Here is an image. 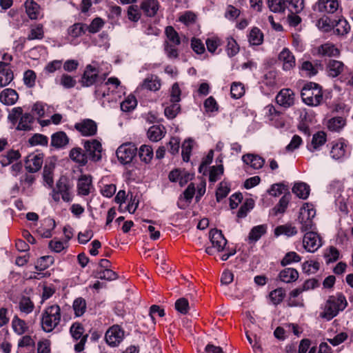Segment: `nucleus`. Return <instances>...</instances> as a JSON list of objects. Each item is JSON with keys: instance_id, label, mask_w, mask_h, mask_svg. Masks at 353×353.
Listing matches in <instances>:
<instances>
[{"instance_id": "nucleus-27", "label": "nucleus", "mask_w": 353, "mask_h": 353, "mask_svg": "<svg viewBox=\"0 0 353 353\" xmlns=\"http://www.w3.org/2000/svg\"><path fill=\"white\" fill-rule=\"evenodd\" d=\"M268 226L265 224L253 227L248 236L249 243H255L267 232Z\"/></svg>"}, {"instance_id": "nucleus-53", "label": "nucleus", "mask_w": 353, "mask_h": 353, "mask_svg": "<svg viewBox=\"0 0 353 353\" xmlns=\"http://www.w3.org/2000/svg\"><path fill=\"white\" fill-rule=\"evenodd\" d=\"M73 309L77 316H82L85 312L86 303L83 298H77L73 303Z\"/></svg>"}, {"instance_id": "nucleus-28", "label": "nucleus", "mask_w": 353, "mask_h": 353, "mask_svg": "<svg viewBox=\"0 0 353 353\" xmlns=\"http://www.w3.org/2000/svg\"><path fill=\"white\" fill-rule=\"evenodd\" d=\"M109 84H112L114 85L115 88H117L120 84V81L117 78L110 77L104 84L101 83L100 85L97 87L94 92L97 98H104L106 95L108 94V93L106 92L105 90L107 85Z\"/></svg>"}, {"instance_id": "nucleus-36", "label": "nucleus", "mask_w": 353, "mask_h": 353, "mask_svg": "<svg viewBox=\"0 0 353 353\" xmlns=\"http://www.w3.org/2000/svg\"><path fill=\"white\" fill-rule=\"evenodd\" d=\"M319 67L321 68V63L313 64L309 61H305L301 64V69L305 76L312 77L318 73Z\"/></svg>"}, {"instance_id": "nucleus-24", "label": "nucleus", "mask_w": 353, "mask_h": 353, "mask_svg": "<svg viewBox=\"0 0 353 353\" xmlns=\"http://www.w3.org/2000/svg\"><path fill=\"white\" fill-rule=\"evenodd\" d=\"M165 133L166 130L163 125H154L148 129L147 135L150 141L157 142L164 137Z\"/></svg>"}, {"instance_id": "nucleus-49", "label": "nucleus", "mask_w": 353, "mask_h": 353, "mask_svg": "<svg viewBox=\"0 0 353 353\" xmlns=\"http://www.w3.org/2000/svg\"><path fill=\"white\" fill-rule=\"evenodd\" d=\"M137 101L136 98L132 95H129L126 99L121 102V109L123 112H130L135 108Z\"/></svg>"}, {"instance_id": "nucleus-39", "label": "nucleus", "mask_w": 353, "mask_h": 353, "mask_svg": "<svg viewBox=\"0 0 353 353\" xmlns=\"http://www.w3.org/2000/svg\"><path fill=\"white\" fill-rule=\"evenodd\" d=\"M94 276L96 279L107 281H113L117 279V274L110 269L97 270L94 272Z\"/></svg>"}, {"instance_id": "nucleus-52", "label": "nucleus", "mask_w": 353, "mask_h": 353, "mask_svg": "<svg viewBox=\"0 0 353 353\" xmlns=\"http://www.w3.org/2000/svg\"><path fill=\"white\" fill-rule=\"evenodd\" d=\"M285 296V292L281 288H277L270 293V299L274 305L281 303Z\"/></svg>"}, {"instance_id": "nucleus-23", "label": "nucleus", "mask_w": 353, "mask_h": 353, "mask_svg": "<svg viewBox=\"0 0 353 353\" xmlns=\"http://www.w3.org/2000/svg\"><path fill=\"white\" fill-rule=\"evenodd\" d=\"M18 98V93L11 88L4 89L0 94V101L6 105H14L17 101Z\"/></svg>"}, {"instance_id": "nucleus-1", "label": "nucleus", "mask_w": 353, "mask_h": 353, "mask_svg": "<svg viewBox=\"0 0 353 353\" xmlns=\"http://www.w3.org/2000/svg\"><path fill=\"white\" fill-rule=\"evenodd\" d=\"M347 306V301L345 296L341 292L336 293L335 295L328 297L320 316L327 321H330L340 312L343 311Z\"/></svg>"}, {"instance_id": "nucleus-26", "label": "nucleus", "mask_w": 353, "mask_h": 353, "mask_svg": "<svg viewBox=\"0 0 353 353\" xmlns=\"http://www.w3.org/2000/svg\"><path fill=\"white\" fill-rule=\"evenodd\" d=\"M159 8L157 0H144L141 4V8L148 17H154Z\"/></svg>"}, {"instance_id": "nucleus-37", "label": "nucleus", "mask_w": 353, "mask_h": 353, "mask_svg": "<svg viewBox=\"0 0 353 353\" xmlns=\"http://www.w3.org/2000/svg\"><path fill=\"white\" fill-rule=\"evenodd\" d=\"M139 156L141 161L150 163L154 157L152 148L148 145H142L139 150Z\"/></svg>"}, {"instance_id": "nucleus-60", "label": "nucleus", "mask_w": 353, "mask_h": 353, "mask_svg": "<svg viewBox=\"0 0 353 353\" xmlns=\"http://www.w3.org/2000/svg\"><path fill=\"white\" fill-rule=\"evenodd\" d=\"M223 173V165L212 166L210 171L209 180L210 182H216Z\"/></svg>"}, {"instance_id": "nucleus-33", "label": "nucleus", "mask_w": 353, "mask_h": 353, "mask_svg": "<svg viewBox=\"0 0 353 353\" xmlns=\"http://www.w3.org/2000/svg\"><path fill=\"white\" fill-rule=\"evenodd\" d=\"M26 12L31 19H37L40 15V6L33 0H26L25 3Z\"/></svg>"}, {"instance_id": "nucleus-8", "label": "nucleus", "mask_w": 353, "mask_h": 353, "mask_svg": "<svg viewBox=\"0 0 353 353\" xmlns=\"http://www.w3.org/2000/svg\"><path fill=\"white\" fill-rule=\"evenodd\" d=\"M124 330L118 325L110 327L105 332V340L111 347L118 346L124 338Z\"/></svg>"}, {"instance_id": "nucleus-32", "label": "nucleus", "mask_w": 353, "mask_h": 353, "mask_svg": "<svg viewBox=\"0 0 353 353\" xmlns=\"http://www.w3.org/2000/svg\"><path fill=\"white\" fill-rule=\"evenodd\" d=\"M310 186L304 182L296 183L292 188V192L302 199H306L310 194Z\"/></svg>"}, {"instance_id": "nucleus-18", "label": "nucleus", "mask_w": 353, "mask_h": 353, "mask_svg": "<svg viewBox=\"0 0 353 353\" xmlns=\"http://www.w3.org/2000/svg\"><path fill=\"white\" fill-rule=\"evenodd\" d=\"M43 158L41 154H30L25 161L26 169L31 173L38 171L42 165Z\"/></svg>"}, {"instance_id": "nucleus-47", "label": "nucleus", "mask_w": 353, "mask_h": 353, "mask_svg": "<svg viewBox=\"0 0 353 353\" xmlns=\"http://www.w3.org/2000/svg\"><path fill=\"white\" fill-rule=\"evenodd\" d=\"M345 145L343 143H337L334 144L331 150V157L334 159H340L345 156Z\"/></svg>"}, {"instance_id": "nucleus-30", "label": "nucleus", "mask_w": 353, "mask_h": 353, "mask_svg": "<svg viewBox=\"0 0 353 353\" xmlns=\"http://www.w3.org/2000/svg\"><path fill=\"white\" fill-rule=\"evenodd\" d=\"M326 140L325 132L320 131L315 133L312 137L311 145L307 147L308 150L311 152L319 150L325 143Z\"/></svg>"}, {"instance_id": "nucleus-48", "label": "nucleus", "mask_w": 353, "mask_h": 353, "mask_svg": "<svg viewBox=\"0 0 353 353\" xmlns=\"http://www.w3.org/2000/svg\"><path fill=\"white\" fill-rule=\"evenodd\" d=\"M287 8L292 13H299L304 8V0H287Z\"/></svg>"}, {"instance_id": "nucleus-54", "label": "nucleus", "mask_w": 353, "mask_h": 353, "mask_svg": "<svg viewBox=\"0 0 353 353\" xmlns=\"http://www.w3.org/2000/svg\"><path fill=\"white\" fill-rule=\"evenodd\" d=\"M19 309L21 312L30 314L34 309V304L29 297L23 296L19 301Z\"/></svg>"}, {"instance_id": "nucleus-42", "label": "nucleus", "mask_w": 353, "mask_h": 353, "mask_svg": "<svg viewBox=\"0 0 353 353\" xmlns=\"http://www.w3.org/2000/svg\"><path fill=\"white\" fill-rule=\"evenodd\" d=\"M268 5L273 12H283L287 8L285 0H268Z\"/></svg>"}, {"instance_id": "nucleus-40", "label": "nucleus", "mask_w": 353, "mask_h": 353, "mask_svg": "<svg viewBox=\"0 0 353 353\" xmlns=\"http://www.w3.org/2000/svg\"><path fill=\"white\" fill-rule=\"evenodd\" d=\"M34 118L30 113L22 114L18 123L17 129L19 130H30L33 123Z\"/></svg>"}, {"instance_id": "nucleus-59", "label": "nucleus", "mask_w": 353, "mask_h": 353, "mask_svg": "<svg viewBox=\"0 0 353 353\" xmlns=\"http://www.w3.org/2000/svg\"><path fill=\"white\" fill-rule=\"evenodd\" d=\"M165 34L169 39L174 45H179L181 43V40L177 32L174 29L172 26H168L165 28Z\"/></svg>"}, {"instance_id": "nucleus-38", "label": "nucleus", "mask_w": 353, "mask_h": 353, "mask_svg": "<svg viewBox=\"0 0 353 353\" xmlns=\"http://www.w3.org/2000/svg\"><path fill=\"white\" fill-rule=\"evenodd\" d=\"M345 125V120L341 117L330 119L327 121V128L332 132H339Z\"/></svg>"}, {"instance_id": "nucleus-46", "label": "nucleus", "mask_w": 353, "mask_h": 353, "mask_svg": "<svg viewBox=\"0 0 353 353\" xmlns=\"http://www.w3.org/2000/svg\"><path fill=\"white\" fill-rule=\"evenodd\" d=\"M86 30L85 24L81 23H77L72 26H70L68 29V34L71 37L76 38L81 36L85 33Z\"/></svg>"}, {"instance_id": "nucleus-15", "label": "nucleus", "mask_w": 353, "mask_h": 353, "mask_svg": "<svg viewBox=\"0 0 353 353\" xmlns=\"http://www.w3.org/2000/svg\"><path fill=\"white\" fill-rule=\"evenodd\" d=\"M194 194L195 186L194 183H191L185 190L183 194L179 196L177 201V206L182 210L187 208L191 203Z\"/></svg>"}, {"instance_id": "nucleus-7", "label": "nucleus", "mask_w": 353, "mask_h": 353, "mask_svg": "<svg viewBox=\"0 0 353 353\" xmlns=\"http://www.w3.org/2000/svg\"><path fill=\"white\" fill-rule=\"evenodd\" d=\"M83 148L87 159L92 161L97 162L101 159L102 145L97 139L87 140L83 142Z\"/></svg>"}, {"instance_id": "nucleus-4", "label": "nucleus", "mask_w": 353, "mask_h": 353, "mask_svg": "<svg viewBox=\"0 0 353 353\" xmlns=\"http://www.w3.org/2000/svg\"><path fill=\"white\" fill-rule=\"evenodd\" d=\"M72 185L70 183L68 179L65 176H61L57 181L55 188H52L50 195L54 201L58 203L60 198L65 202H70L72 200Z\"/></svg>"}, {"instance_id": "nucleus-63", "label": "nucleus", "mask_w": 353, "mask_h": 353, "mask_svg": "<svg viewBox=\"0 0 353 353\" xmlns=\"http://www.w3.org/2000/svg\"><path fill=\"white\" fill-rule=\"evenodd\" d=\"M43 178L45 183L50 188H52L53 180V169L51 167L45 166L43 171Z\"/></svg>"}, {"instance_id": "nucleus-14", "label": "nucleus", "mask_w": 353, "mask_h": 353, "mask_svg": "<svg viewBox=\"0 0 353 353\" xmlns=\"http://www.w3.org/2000/svg\"><path fill=\"white\" fill-rule=\"evenodd\" d=\"M325 68L328 77L335 78L344 72L346 66L341 61L330 59L327 63Z\"/></svg>"}, {"instance_id": "nucleus-35", "label": "nucleus", "mask_w": 353, "mask_h": 353, "mask_svg": "<svg viewBox=\"0 0 353 353\" xmlns=\"http://www.w3.org/2000/svg\"><path fill=\"white\" fill-rule=\"evenodd\" d=\"M70 157L81 165H85L88 163L85 152H83L81 148H72L70 152Z\"/></svg>"}, {"instance_id": "nucleus-43", "label": "nucleus", "mask_w": 353, "mask_h": 353, "mask_svg": "<svg viewBox=\"0 0 353 353\" xmlns=\"http://www.w3.org/2000/svg\"><path fill=\"white\" fill-rule=\"evenodd\" d=\"M12 326L15 333L21 335L25 333L28 329L26 322L20 319L18 316H14L12 321Z\"/></svg>"}, {"instance_id": "nucleus-34", "label": "nucleus", "mask_w": 353, "mask_h": 353, "mask_svg": "<svg viewBox=\"0 0 353 353\" xmlns=\"http://www.w3.org/2000/svg\"><path fill=\"white\" fill-rule=\"evenodd\" d=\"M68 142L69 138L64 132H57L52 135L51 145L55 148H59L64 147Z\"/></svg>"}, {"instance_id": "nucleus-3", "label": "nucleus", "mask_w": 353, "mask_h": 353, "mask_svg": "<svg viewBox=\"0 0 353 353\" xmlns=\"http://www.w3.org/2000/svg\"><path fill=\"white\" fill-rule=\"evenodd\" d=\"M301 95L303 101L310 106H317L323 100L321 86L313 82L307 83L303 86Z\"/></svg>"}, {"instance_id": "nucleus-31", "label": "nucleus", "mask_w": 353, "mask_h": 353, "mask_svg": "<svg viewBox=\"0 0 353 353\" xmlns=\"http://www.w3.org/2000/svg\"><path fill=\"white\" fill-rule=\"evenodd\" d=\"M279 278L281 281L286 283L294 282L299 278V272L294 268H285L280 272Z\"/></svg>"}, {"instance_id": "nucleus-41", "label": "nucleus", "mask_w": 353, "mask_h": 353, "mask_svg": "<svg viewBox=\"0 0 353 353\" xmlns=\"http://www.w3.org/2000/svg\"><path fill=\"white\" fill-rule=\"evenodd\" d=\"M248 41L251 45L259 46L263 41V34L257 28H253L248 36Z\"/></svg>"}, {"instance_id": "nucleus-29", "label": "nucleus", "mask_w": 353, "mask_h": 353, "mask_svg": "<svg viewBox=\"0 0 353 353\" xmlns=\"http://www.w3.org/2000/svg\"><path fill=\"white\" fill-rule=\"evenodd\" d=\"M92 186V179L90 176H81L77 183V189L79 194L88 195Z\"/></svg>"}, {"instance_id": "nucleus-17", "label": "nucleus", "mask_w": 353, "mask_h": 353, "mask_svg": "<svg viewBox=\"0 0 353 353\" xmlns=\"http://www.w3.org/2000/svg\"><path fill=\"white\" fill-rule=\"evenodd\" d=\"M316 53L321 57H337L341 51L334 43L327 42L316 48Z\"/></svg>"}, {"instance_id": "nucleus-5", "label": "nucleus", "mask_w": 353, "mask_h": 353, "mask_svg": "<svg viewBox=\"0 0 353 353\" xmlns=\"http://www.w3.org/2000/svg\"><path fill=\"white\" fill-rule=\"evenodd\" d=\"M316 215V210L311 204L305 203L300 209L299 221L302 232L312 231L314 228L313 219Z\"/></svg>"}, {"instance_id": "nucleus-44", "label": "nucleus", "mask_w": 353, "mask_h": 353, "mask_svg": "<svg viewBox=\"0 0 353 353\" xmlns=\"http://www.w3.org/2000/svg\"><path fill=\"white\" fill-rule=\"evenodd\" d=\"M44 37L43 26L42 24H37L32 26L30 34L28 36V40L42 39Z\"/></svg>"}, {"instance_id": "nucleus-12", "label": "nucleus", "mask_w": 353, "mask_h": 353, "mask_svg": "<svg viewBox=\"0 0 353 353\" xmlns=\"http://www.w3.org/2000/svg\"><path fill=\"white\" fill-rule=\"evenodd\" d=\"M303 245L307 252H314L322 244L318 234L314 231H309L303 236Z\"/></svg>"}, {"instance_id": "nucleus-62", "label": "nucleus", "mask_w": 353, "mask_h": 353, "mask_svg": "<svg viewBox=\"0 0 353 353\" xmlns=\"http://www.w3.org/2000/svg\"><path fill=\"white\" fill-rule=\"evenodd\" d=\"M239 50L236 41L233 38H228L227 42L226 51L229 57H232L236 55Z\"/></svg>"}, {"instance_id": "nucleus-11", "label": "nucleus", "mask_w": 353, "mask_h": 353, "mask_svg": "<svg viewBox=\"0 0 353 353\" xmlns=\"http://www.w3.org/2000/svg\"><path fill=\"white\" fill-rule=\"evenodd\" d=\"M74 128L84 137L94 136L97 132V123L90 119H85L76 123Z\"/></svg>"}, {"instance_id": "nucleus-64", "label": "nucleus", "mask_w": 353, "mask_h": 353, "mask_svg": "<svg viewBox=\"0 0 353 353\" xmlns=\"http://www.w3.org/2000/svg\"><path fill=\"white\" fill-rule=\"evenodd\" d=\"M36 74L33 70H28L24 72V84L28 88H32L35 85Z\"/></svg>"}, {"instance_id": "nucleus-20", "label": "nucleus", "mask_w": 353, "mask_h": 353, "mask_svg": "<svg viewBox=\"0 0 353 353\" xmlns=\"http://www.w3.org/2000/svg\"><path fill=\"white\" fill-rule=\"evenodd\" d=\"M161 80L154 74L148 75L140 84L139 88L152 92L158 91L161 88Z\"/></svg>"}, {"instance_id": "nucleus-50", "label": "nucleus", "mask_w": 353, "mask_h": 353, "mask_svg": "<svg viewBox=\"0 0 353 353\" xmlns=\"http://www.w3.org/2000/svg\"><path fill=\"white\" fill-rule=\"evenodd\" d=\"M104 21L100 17L94 18L89 26H86V30L89 32L94 34L98 32L104 26Z\"/></svg>"}, {"instance_id": "nucleus-22", "label": "nucleus", "mask_w": 353, "mask_h": 353, "mask_svg": "<svg viewBox=\"0 0 353 353\" xmlns=\"http://www.w3.org/2000/svg\"><path fill=\"white\" fill-rule=\"evenodd\" d=\"M13 77V72L8 65L4 62H0V88L8 85Z\"/></svg>"}, {"instance_id": "nucleus-56", "label": "nucleus", "mask_w": 353, "mask_h": 353, "mask_svg": "<svg viewBox=\"0 0 353 353\" xmlns=\"http://www.w3.org/2000/svg\"><path fill=\"white\" fill-rule=\"evenodd\" d=\"M301 256L295 252H288L281 261L283 266H286L292 263H297L301 261Z\"/></svg>"}, {"instance_id": "nucleus-58", "label": "nucleus", "mask_w": 353, "mask_h": 353, "mask_svg": "<svg viewBox=\"0 0 353 353\" xmlns=\"http://www.w3.org/2000/svg\"><path fill=\"white\" fill-rule=\"evenodd\" d=\"M175 309L181 314H186L190 310V305L188 299L183 297L177 299L175 302Z\"/></svg>"}, {"instance_id": "nucleus-51", "label": "nucleus", "mask_w": 353, "mask_h": 353, "mask_svg": "<svg viewBox=\"0 0 353 353\" xmlns=\"http://www.w3.org/2000/svg\"><path fill=\"white\" fill-rule=\"evenodd\" d=\"M245 93L244 85L240 82H234L231 85L230 94L234 99H240Z\"/></svg>"}, {"instance_id": "nucleus-61", "label": "nucleus", "mask_w": 353, "mask_h": 353, "mask_svg": "<svg viewBox=\"0 0 353 353\" xmlns=\"http://www.w3.org/2000/svg\"><path fill=\"white\" fill-rule=\"evenodd\" d=\"M350 30V26L345 19H339L336 24L335 32L340 35L347 34Z\"/></svg>"}, {"instance_id": "nucleus-25", "label": "nucleus", "mask_w": 353, "mask_h": 353, "mask_svg": "<svg viewBox=\"0 0 353 353\" xmlns=\"http://www.w3.org/2000/svg\"><path fill=\"white\" fill-rule=\"evenodd\" d=\"M243 161L247 165H250L254 169L261 168L265 163V160L261 157L253 154H246L242 157Z\"/></svg>"}, {"instance_id": "nucleus-21", "label": "nucleus", "mask_w": 353, "mask_h": 353, "mask_svg": "<svg viewBox=\"0 0 353 353\" xmlns=\"http://www.w3.org/2000/svg\"><path fill=\"white\" fill-rule=\"evenodd\" d=\"M279 59L282 63L284 70H290L295 66V58L288 48H284L280 52Z\"/></svg>"}, {"instance_id": "nucleus-10", "label": "nucleus", "mask_w": 353, "mask_h": 353, "mask_svg": "<svg viewBox=\"0 0 353 353\" xmlns=\"http://www.w3.org/2000/svg\"><path fill=\"white\" fill-rule=\"evenodd\" d=\"M137 148L132 143L121 145L117 150V156L120 162L123 164L130 163L134 157Z\"/></svg>"}, {"instance_id": "nucleus-2", "label": "nucleus", "mask_w": 353, "mask_h": 353, "mask_svg": "<svg viewBox=\"0 0 353 353\" xmlns=\"http://www.w3.org/2000/svg\"><path fill=\"white\" fill-rule=\"evenodd\" d=\"M61 309L58 305L47 307L41 314V327L46 332H51L61 321Z\"/></svg>"}, {"instance_id": "nucleus-57", "label": "nucleus", "mask_w": 353, "mask_h": 353, "mask_svg": "<svg viewBox=\"0 0 353 353\" xmlns=\"http://www.w3.org/2000/svg\"><path fill=\"white\" fill-rule=\"evenodd\" d=\"M29 143L32 145H47L48 143V139L46 136L41 134H35L31 138L29 139Z\"/></svg>"}, {"instance_id": "nucleus-6", "label": "nucleus", "mask_w": 353, "mask_h": 353, "mask_svg": "<svg viewBox=\"0 0 353 353\" xmlns=\"http://www.w3.org/2000/svg\"><path fill=\"white\" fill-rule=\"evenodd\" d=\"M105 75L99 76V69L92 65H88L81 77V83L84 87H90L97 83H102Z\"/></svg>"}, {"instance_id": "nucleus-16", "label": "nucleus", "mask_w": 353, "mask_h": 353, "mask_svg": "<svg viewBox=\"0 0 353 353\" xmlns=\"http://www.w3.org/2000/svg\"><path fill=\"white\" fill-rule=\"evenodd\" d=\"M210 241L217 252L223 250L227 244V240L223 235L221 230L216 229L211 230L209 234Z\"/></svg>"}, {"instance_id": "nucleus-55", "label": "nucleus", "mask_w": 353, "mask_h": 353, "mask_svg": "<svg viewBox=\"0 0 353 353\" xmlns=\"http://www.w3.org/2000/svg\"><path fill=\"white\" fill-rule=\"evenodd\" d=\"M194 141L192 139L185 140L182 144V157L184 161L190 160L191 151L193 147Z\"/></svg>"}, {"instance_id": "nucleus-19", "label": "nucleus", "mask_w": 353, "mask_h": 353, "mask_svg": "<svg viewBox=\"0 0 353 353\" xmlns=\"http://www.w3.org/2000/svg\"><path fill=\"white\" fill-rule=\"evenodd\" d=\"M277 103L285 108H289L294 104V93L290 89H283L276 97Z\"/></svg>"}, {"instance_id": "nucleus-13", "label": "nucleus", "mask_w": 353, "mask_h": 353, "mask_svg": "<svg viewBox=\"0 0 353 353\" xmlns=\"http://www.w3.org/2000/svg\"><path fill=\"white\" fill-rule=\"evenodd\" d=\"M339 6L337 0H319L314 10L323 14H332L338 10Z\"/></svg>"}, {"instance_id": "nucleus-45", "label": "nucleus", "mask_w": 353, "mask_h": 353, "mask_svg": "<svg viewBox=\"0 0 353 353\" xmlns=\"http://www.w3.org/2000/svg\"><path fill=\"white\" fill-rule=\"evenodd\" d=\"M181 107L179 103H172L164 109V114L168 119H173L180 112Z\"/></svg>"}, {"instance_id": "nucleus-9", "label": "nucleus", "mask_w": 353, "mask_h": 353, "mask_svg": "<svg viewBox=\"0 0 353 353\" xmlns=\"http://www.w3.org/2000/svg\"><path fill=\"white\" fill-rule=\"evenodd\" d=\"M70 332L74 340L80 339V341L74 345L75 351L78 352L83 351L88 338V334L83 335V325L79 323H74L70 327Z\"/></svg>"}]
</instances>
